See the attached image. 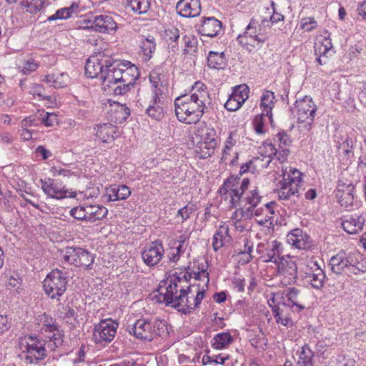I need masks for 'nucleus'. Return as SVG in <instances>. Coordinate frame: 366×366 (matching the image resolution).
<instances>
[{
  "instance_id": "obj_1",
  "label": "nucleus",
  "mask_w": 366,
  "mask_h": 366,
  "mask_svg": "<svg viewBox=\"0 0 366 366\" xmlns=\"http://www.w3.org/2000/svg\"><path fill=\"white\" fill-rule=\"evenodd\" d=\"M219 192L222 200H224L228 207H240L232 217L236 221L251 219L254 209L263 198L257 187L251 184L248 178H244L241 182L236 178H228Z\"/></svg>"
},
{
  "instance_id": "obj_2",
  "label": "nucleus",
  "mask_w": 366,
  "mask_h": 366,
  "mask_svg": "<svg viewBox=\"0 0 366 366\" xmlns=\"http://www.w3.org/2000/svg\"><path fill=\"white\" fill-rule=\"evenodd\" d=\"M211 104L209 92L201 81H196L190 94L178 97L174 100L177 119L187 124L198 122Z\"/></svg>"
},
{
  "instance_id": "obj_3",
  "label": "nucleus",
  "mask_w": 366,
  "mask_h": 366,
  "mask_svg": "<svg viewBox=\"0 0 366 366\" xmlns=\"http://www.w3.org/2000/svg\"><path fill=\"white\" fill-rule=\"evenodd\" d=\"M103 77L102 86L108 92L122 95L134 86L139 76L138 69L130 61L122 62L112 57Z\"/></svg>"
},
{
  "instance_id": "obj_4",
  "label": "nucleus",
  "mask_w": 366,
  "mask_h": 366,
  "mask_svg": "<svg viewBox=\"0 0 366 366\" xmlns=\"http://www.w3.org/2000/svg\"><path fill=\"white\" fill-rule=\"evenodd\" d=\"M187 279L186 273H174L169 279L161 285L157 290V294L154 296V300L157 302L164 303L166 305L177 308L180 306L184 295Z\"/></svg>"
},
{
  "instance_id": "obj_5",
  "label": "nucleus",
  "mask_w": 366,
  "mask_h": 366,
  "mask_svg": "<svg viewBox=\"0 0 366 366\" xmlns=\"http://www.w3.org/2000/svg\"><path fill=\"white\" fill-rule=\"evenodd\" d=\"M271 27L267 18L259 22L256 19H251L243 34H239L237 42L249 51L260 48L267 40V31Z\"/></svg>"
},
{
  "instance_id": "obj_6",
  "label": "nucleus",
  "mask_w": 366,
  "mask_h": 366,
  "mask_svg": "<svg viewBox=\"0 0 366 366\" xmlns=\"http://www.w3.org/2000/svg\"><path fill=\"white\" fill-rule=\"evenodd\" d=\"M192 141L195 146V152L199 158L206 159L214 154L218 144V137L215 129L204 123L198 125Z\"/></svg>"
},
{
  "instance_id": "obj_7",
  "label": "nucleus",
  "mask_w": 366,
  "mask_h": 366,
  "mask_svg": "<svg viewBox=\"0 0 366 366\" xmlns=\"http://www.w3.org/2000/svg\"><path fill=\"white\" fill-rule=\"evenodd\" d=\"M167 330L166 322L159 319H155L152 322L142 318L128 327L130 334L138 339L147 341H152L155 337L164 335Z\"/></svg>"
},
{
  "instance_id": "obj_8",
  "label": "nucleus",
  "mask_w": 366,
  "mask_h": 366,
  "mask_svg": "<svg viewBox=\"0 0 366 366\" xmlns=\"http://www.w3.org/2000/svg\"><path fill=\"white\" fill-rule=\"evenodd\" d=\"M282 180L279 182L278 197L287 200L300 195L302 173L297 169L288 167L282 169Z\"/></svg>"
},
{
  "instance_id": "obj_9",
  "label": "nucleus",
  "mask_w": 366,
  "mask_h": 366,
  "mask_svg": "<svg viewBox=\"0 0 366 366\" xmlns=\"http://www.w3.org/2000/svg\"><path fill=\"white\" fill-rule=\"evenodd\" d=\"M356 256H360V254H347L345 252L337 253L332 257L330 260L331 270L336 274L346 273L348 275L352 273L357 274L360 272H365L366 270L365 265L362 264L361 268H360L355 264L357 262Z\"/></svg>"
},
{
  "instance_id": "obj_10",
  "label": "nucleus",
  "mask_w": 366,
  "mask_h": 366,
  "mask_svg": "<svg viewBox=\"0 0 366 366\" xmlns=\"http://www.w3.org/2000/svg\"><path fill=\"white\" fill-rule=\"evenodd\" d=\"M67 277L58 269L49 273L43 282L45 293L51 299H59L66 290Z\"/></svg>"
},
{
  "instance_id": "obj_11",
  "label": "nucleus",
  "mask_w": 366,
  "mask_h": 366,
  "mask_svg": "<svg viewBox=\"0 0 366 366\" xmlns=\"http://www.w3.org/2000/svg\"><path fill=\"white\" fill-rule=\"evenodd\" d=\"M108 209L99 204H82L72 208L70 214L74 218L88 222H94L103 219L107 214Z\"/></svg>"
},
{
  "instance_id": "obj_12",
  "label": "nucleus",
  "mask_w": 366,
  "mask_h": 366,
  "mask_svg": "<svg viewBox=\"0 0 366 366\" xmlns=\"http://www.w3.org/2000/svg\"><path fill=\"white\" fill-rule=\"evenodd\" d=\"M61 253L64 261L84 269L91 268L94 261V255L81 247H66Z\"/></svg>"
},
{
  "instance_id": "obj_13",
  "label": "nucleus",
  "mask_w": 366,
  "mask_h": 366,
  "mask_svg": "<svg viewBox=\"0 0 366 366\" xmlns=\"http://www.w3.org/2000/svg\"><path fill=\"white\" fill-rule=\"evenodd\" d=\"M317 112V106L313 99L308 96L297 99L292 112L297 117L300 123H305L310 126L314 121Z\"/></svg>"
},
{
  "instance_id": "obj_14",
  "label": "nucleus",
  "mask_w": 366,
  "mask_h": 366,
  "mask_svg": "<svg viewBox=\"0 0 366 366\" xmlns=\"http://www.w3.org/2000/svg\"><path fill=\"white\" fill-rule=\"evenodd\" d=\"M303 272V280L305 283L316 289L322 287L326 276L315 258L306 259Z\"/></svg>"
},
{
  "instance_id": "obj_15",
  "label": "nucleus",
  "mask_w": 366,
  "mask_h": 366,
  "mask_svg": "<svg viewBox=\"0 0 366 366\" xmlns=\"http://www.w3.org/2000/svg\"><path fill=\"white\" fill-rule=\"evenodd\" d=\"M110 59L111 56L102 52L91 56L85 65V74L92 79L99 76L102 83L104 72L106 73V68L109 64Z\"/></svg>"
},
{
  "instance_id": "obj_16",
  "label": "nucleus",
  "mask_w": 366,
  "mask_h": 366,
  "mask_svg": "<svg viewBox=\"0 0 366 366\" xmlns=\"http://www.w3.org/2000/svg\"><path fill=\"white\" fill-rule=\"evenodd\" d=\"M119 325L112 319L101 320L95 325L93 332L97 343L105 345L111 342L116 334Z\"/></svg>"
},
{
  "instance_id": "obj_17",
  "label": "nucleus",
  "mask_w": 366,
  "mask_h": 366,
  "mask_svg": "<svg viewBox=\"0 0 366 366\" xmlns=\"http://www.w3.org/2000/svg\"><path fill=\"white\" fill-rule=\"evenodd\" d=\"M41 187L46 195L49 197L61 199L66 197H73L74 192L65 188L56 180L51 178L41 179Z\"/></svg>"
},
{
  "instance_id": "obj_18",
  "label": "nucleus",
  "mask_w": 366,
  "mask_h": 366,
  "mask_svg": "<svg viewBox=\"0 0 366 366\" xmlns=\"http://www.w3.org/2000/svg\"><path fill=\"white\" fill-rule=\"evenodd\" d=\"M183 300L179 307V310L184 313L190 312L192 310L197 308L204 297V290L202 287V290L197 292L193 291V288L187 285Z\"/></svg>"
},
{
  "instance_id": "obj_19",
  "label": "nucleus",
  "mask_w": 366,
  "mask_h": 366,
  "mask_svg": "<svg viewBox=\"0 0 366 366\" xmlns=\"http://www.w3.org/2000/svg\"><path fill=\"white\" fill-rule=\"evenodd\" d=\"M26 360L30 363L36 364L46 357V347L44 340L29 337L26 350Z\"/></svg>"
},
{
  "instance_id": "obj_20",
  "label": "nucleus",
  "mask_w": 366,
  "mask_h": 366,
  "mask_svg": "<svg viewBox=\"0 0 366 366\" xmlns=\"http://www.w3.org/2000/svg\"><path fill=\"white\" fill-rule=\"evenodd\" d=\"M277 273L282 285H289L293 284L297 277V264L292 259L282 258L278 264Z\"/></svg>"
},
{
  "instance_id": "obj_21",
  "label": "nucleus",
  "mask_w": 366,
  "mask_h": 366,
  "mask_svg": "<svg viewBox=\"0 0 366 366\" xmlns=\"http://www.w3.org/2000/svg\"><path fill=\"white\" fill-rule=\"evenodd\" d=\"M282 251V244L277 240L268 242L267 247L262 243L257 247V252L261 254L259 258L264 262L277 263Z\"/></svg>"
},
{
  "instance_id": "obj_22",
  "label": "nucleus",
  "mask_w": 366,
  "mask_h": 366,
  "mask_svg": "<svg viewBox=\"0 0 366 366\" xmlns=\"http://www.w3.org/2000/svg\"><path fill=\"white\" fill-rule=\"evenodd\" d=\"M164 249L162 242L155 241L144 247L142 251L144 262L149 267L157 265L162 259Z\"/></svg>"
},
{
  "instance_id": "obj_23",
  "label": "nucleus",
  "mask_w": 366,
  "mask_h": 366,
  "mask_svg": "<svg viewBox=\"0 0 366 366\" xmlns=\"http://www.w3.org/2000/svg\"><path fill=\"white\" fill-rule=\"evenodd\" d=\"M222 24L214 17H204L198 28V33L202 36L215 37L222 31Z\"/></svg>"
},
{
  "instance_id": "obj_24",
  "label": "nucleus",
  "mask_w": 366,
  "mask_h": 366,
  "mask_svg": "<svg viewBox=\"0 0 366 366\" xmlns=\"http://www.w3.org/2000/svg\"><path fill=\"white\" fill-rule=\"evenodd\" d=\"M165 107L164 95H152L146 109V113L149 117L160 121L164 117Z\"/></svg>"
},
{
  "instance_id": "obj_25",
  "label": "nucleus",
  "mask_w": 366,
  "mask_h": 366,
  "mask_svg": "<svg viewBox=\"0 0 366 366\" xmlns=\"http://www.w3.org/2000/svg\"><path fill=\"white\" fill-rule=\"evenodd\" d=\"M332 48V44L330 35L321 36L317 39L315 44V54L319 64L323 65L327 63L328 54L331 52Z\"/></svg>"
},
{
  "instance_id": "obj_26",
  "label": "nucleus",
  "mask_w": 366,
  "mask_h": 366,
  "mask_svg": "<svg viewBox=\"0 0 366 366\" xmlns=\"http://www.w3.org/2000/svg\"><path fill=\"white\" fill-rule=\"evenodd\" d=\"M355 187L351 183H344L340 181L337 186L336 197L343 207H348L353 204Z\"/></svg>"
},
{
  "instance_id": "obj_27",
  "label": "nucleus",
  "mask_w": 366,
  "mask_h": 366,
  "mask_svg": "<svg viewBox=\"0 0 366 366\" xmlns=\"http://www.w3.org/2000/svg\"><path fill=\"white\" fill-rule=\"evenodd\" d=\"M177 11L183 17H196L200 14L199 0H180L176 6Z\"/></svg>"
},
{
  "instance_id": "obj_28",
  "label": "nucleus",
  "mask_w": 366,
  "mask_h": 366,
  "mask_svg": "<svg viewBox=\"0 0 366 366\" xmlns=\"http://www.w3.org/2000/svg\"><path fill=\"white\" fill-rule=\"evenodd\" d=\"M149 79L152 95H164V90L167 89V80L163 69L155 68L150 72Z\"/></svg>"
},
{
  "instance_id": "obj_29",
  "label": "nucleus",
  "mask_w": 366,
  "mask_h": 366,
  "mask_svg": "<svg viewBox=\"0 0 366 366\" xmlns=\"http://www.w3.org/2000/svg\"><path fill=\"white\" fill-rule=\"evenodd\" d=\"M365 222L362 215L357 214L345 216L342 219V227L343 229L350 234H357L363 229Z\"/></svg>"
},
{
  "instance_id": "obj_30",
  "label": "nucleus",
  "mask_w": 366,
  "mask_h": 366,
  "mask_svg": "<svg viewBox=\"0 0 366 366\" xmlns=\"http://www.w3.org/2000/svg\"><path fill=\"white\" fill-rule=\"evenodd\" d=\"M310 236L299 228L290 231L287 235V242L299 249L309 248L310 247Z\"/></svg>"
},
{
  "instance_id": "obj_31",
  "label": "nucleus",
  "mask_w": 366,
  "mask_h": 366,
  "mask_svg": "<svg viewBox=\"0 0 366 366\" xmlns=\"http://www.w3.org/2000/svg\"><path fill=\"white\" fill-rule=\"evenodd\" d=\"M89 27L98 32L109 33L110 31L116 30L117 24L112 16L109 15H99L96 16L91 21Z\"/></svg>"
},
{
  "instance_id": "obj_32",
  "label": "nucleus",
  "mask_w": 366,
  "mask_h": 366,
  "mask_svg": "<svg viewBox=\"0 0 366 366\" xmlns=\"http://www.w3.org/2000/svg\"><path fill=\"white\" fill-rule=\"evenodd\" d=\"M274 202H270L264 204V207H256L253 211V217H256L257 222L260 225L267 222L272 224L273 215L274 214Z\"/></svg>"
},
{
  "instance_id": "obj_33",
  "label": "nucleus",
  "mask_w": 366,
  "mask_h": 366,
  "mask_svg": "<svg viewBox=\"0 0 366 366\" xmlns=\"http://www.w3.org/2000/svg\"><path fill=\"white\" fill-rule=\"evenodd\" d=\"M230 241L231 237L229 235V225L225 224L220 225L212 237V248L217 252L226 246Z\"/></svg>"
},
{
  "instance_id": "obj_34",
  "label": "nucleus",
  "mask_w": 366,
  "mask_h": 366,
  "mask_svg": "<svg viewBox=\"0 0 366 366\" xmlns=\"http://www.w3.org/2000/svg\"><path fill=\"white\" fill-rule=\"evenodd\" d=\"M290 310L295 312V310L284 303L281 306L272 307V312L277 324L289 327L292 325V320L290 315Z\"/></svg>"
},
{
  "instance_id": "obj_35",
  "label": "nucleus",
  "mask_w": 366,
  "mask_h": 366,
  "mask_svg": "<svg viewBox=\"0 0 366 366\" xmlns=\"http://www.w3.org/2000/svg\"><path fill=\"white\" fill-rule=\"evenodd\" d=\"M130 194L131 191L126 185L113 184L106 189V196L110 202L126 199Z\"/></svg>"
},
{
  "instance_id": "obj_36",
  "label": "nucleus",
  "mask_w": 366,
  "mask_h": 366,
  "mask_svg": "<svg viewBox=\"0 0 366 366\" xmlns=\"http://www.w3.org/2000/svg\"><path fill=\"white\" fill-rule=\"evenodd\" d=\"M285 295L287 300L292 302V307H295V311L299 312L305 308V295L295 287H289L285 290Z\"/></svg>"
},
{
  "instance_id": "obj_37",
  "label": "nucleus",
  "mask_w": 366,
  "mask_h": 366,
  "mask_svg": "<svg viewBox=\"0 0 366 366\" xmlns=\"http://www.w3.org/2000/svg\"><path fill=\"white\" fill-rule=\"evenodd\" d=\"M96 136L103 142H112L117 137V127L112 124H102L98 125Z\"/></svg>"
},
{
  "instance_id": "obj_38",
  "label": "nucleus",
  "mask_w": 366,
  "mask_h": 366,
  "mask_svg": "<svg viewBox=\"0 0 366 366\" xmlns=\"http://www.w3.org/2000/svg\"><path fill=\"white\" fill-rule=\"evenodd\" d=\"M41 80L54 88L66 87L69 83V76L66 73H54L41 76Z\"/></svg>"
},
{
  "instance_id": "obj_39",
  "label": "nucleus",
  "mask_w": 366,
  "mask_h": 366,
  "mask_svg": "<svg viewBox=\"0 0 366 366\" xmlns=\"http://www.w3.org/2000/svg\"><path fill=\"white\" fill-rule=\"evenodd\" d=\"M275 102L274 92L269 90H266L263 92L261 97L259 107L264 115L269 116V119H271V116H272V111L274 107Z\"/></svg>"
},
{
  "instance_id": "obj_40",
  "label": "nucleus",
  "mask_w": 366,
  "mask_h": 366,
  "mask_svg": "<svg viewBox=\"0 0 366 366\" xmlns=\"http://www.w3.org/2000/svg\"><path fill=\"white\" fill-rule=\"evenodd\" d=\"M207 65L214 69H224L227 66V59L223 52L209 51L207 56Z\"/></svg>"
},
{
  "instance_id": "obj_41",
  "label": "nucleus",
  "mask_w": 366,
  "mask_h": 366,
  "mask_svg": "<svg viewBox=\"0 0 366 366\" xmlns=\"http://www.w3.org/2000/svg\"><path fill=\"white\" fill-rule=\"evenodd\" d=\"M297 366H314L312 361L313 352L307 345L302 347L301 350L297 352Z\"/></svg>"
},
{
  "instance_id": "obj_42",
  "label": "nucleus",
  "mask_w": 366,
  "mask_h": 366,
  "mask_svg": "<svg viewBox=\"0 0 366 366\" xmlns=\"http://www.w3.org/2000/svg\"><path fill=\"white\" fill-rule=\"evenodd\" d=\"M269 115H264L263 113L257 115L253 120V127L257 134H264L267 131V124L270 122L272 124V116L269 119Z\"/></svg>"
},
{
  "instance_id": "obj_43",
  "label": "nucleus",
  "mask_w": 366,
  "mask_h": 366,
  "mask_svg": "<svg viewBox=\"0 0 366 366\" xmlns=\"http://www.w3.org/2000/svg\"><path fill=\"white\" fill-rule=\"evenodd\" d=\"M77 5L72 4L69 7H64L57 10L55 14L49 16L47 20L49 21H54L57 19H66L76 15L75 9H77Z\"/></svg>"
},
{
  "instance_id": "obj_44",
  "label": "nucleus",
  "mask_w": 366,
  "mask_h": 366,
  "mask_svg": "<svg viewBox=\"0 0 366 366\" xmlns=\"http://www.w3.org/2000/svg\"><path fill=\"white\" fill-rule=\"evenodd\" d=\"M43 317L45 319V326L46 327V331L49 330V332H52L53 335L50 337H48L53 342L56 343V345L61 346L63 343L62 335L61 332L57 330L55 326L53 324V320L51 318L48 321V317L45 315H43Z\"/></svg>"
},
{
  "instance_id": "obj_45",
  "label": "nucleus",
  "mask_w": 366,
  "mask_h": 366,
  "mask_svg": "<svg viewBox=\"0 0 366 366\" xmlns=\"http://www.w3.org/2000/svg\"><path fill=\"white\" fill-rule=\"evenodd\" d=\"M140 47L146 59H149L156 49L154 38L149 36L147 38H142L140 41Z\"/></svg>"
},
{
  "instance_id": "obj_46",
  "label": "nucleus",
  "mask_w": 366,
  "mask_h": 366,
  "mask_svg": "<svg viewBox=\"0 0 366 366\" xmlns=\"http://www.w3.org/2000/svg\"><path fill=\"white\" fill-rule=\"evenodd\" d=\"M232 342L230 334L227 332L219 333L216 335L212 341V347L217 350H221L227 347Z\"/></svg>"
},
{
  "instance_id": "obj_47",
  "label": "nucleus",
  "mask_w": 366,
  "mask_h": 366,
  "mask_svg": "<svg viewBox=\"0 0 366 366\" xmlns=\"http://www.w3.org/2000/svg\"><path fill=\"white\" fill-rule=\"evenodd\" d=\"M128 6L139 14L147 13L150 8L149 0H126Z\"/></svg>"
},
{
  "instance_id": "obj_48",
  "label": "nucleus",
  "mask_w": 366,
  "mask_h": 366,
  "mask_svg": "<svg viewBox=\"0 0 366 366\" xmlns=\"http://www.w3.org/2000/svg\"><path fill=\"white\" fill-rule=\"evenodd\" d=\"M28 92L34 98L38 97V100H51V97L46 94V89L41 84L32 83L29 86Z\"/></svg>"
},
{
  "instance_id": "obj_49",
  "label": "nucleus",
  "mask_w": 366,
  "mask_h": 366,
  "mask_svg": "<svg viewBox=\"0 0 366 366\" xmlns=\"http://www.w3.org/2000/svg\"><path fill=\"white\" fill-rule=\"evenodd\" d=\"M116 109L112 114V119L115 123H121L125 121L130 115V109L125 105L117 104Z\"/></svg>"
},
{
  "instance_id": "obj_50",
  "label": "nucleus",
  "mask_w": 366,
  "mask_h": 366,
  "mask_svg": "<svg viewBox=\"0 0 366 366\" xmlns=\"http://www.w3.org/2000/svg\"><path fill=\"white\" fill-rule=\"evenodd\" d=\"M249 89L247 85L241 84L234 89L231 95L242 105L249 97Z\"/></svg>"
},
{
  "instance_id": "obj_51",
  "label": "nucleus",
  "mask_w": 366,
  "mask_h": 366,
  "mask_svg": "<svg viewBox=\"0 0 366 366\" xmlns=\"http://www.w3.org/2000/svg\"><path fill=\"white\" fill-rule=\"evenodd\" d=\"M40 124H43L45 127H52L58 124V117L54 113H49L44 110L38 112Z\"/></svg>"
},
{
  "instance_id": "obj_52",
  "label": "nucleus",
  "mask_w": 366,
  "mask_h": 366,
  "mask_svg": "<svg viewBox=\"0 0 366 366\" xmlns=\"http://www.w3.org/2000/svg\"><path fill=\"white\" fill-rule=\"evenodd\" d=\"M258 154L264 156V157L270 159V161H272V157L277 155V149L270 142L267 140L258 148Z\"/></svg>"
},
{
  "instance_id": "obj_53",
  "label": "nucleus",
  "mask_w": 366,
  "mask_h": 366,
  "mask_svg": "<svg viewBox=\"0 0 366 366\" xmlns=\"http://www.w3.org/2000/svg\"><path fill=\"white\" fill-rule=\"evenodd\" d=\"M194 267H195V265ZM205 267L206 266L203 263H198L197 265V269H194V267H193V269L190 273V277H192L196 280H202L205 282V285L207 286L209 282V273Z\"/></svg>"
},
{
  "instance_id": "obj_54",
  "label": "nucleus",
  "mask_w": 366,
  "mask_h": 366,
  "mask_svg": "<svg viewBox=\"0 0 366 366\" xmlns=\"http://www.w3.org/2000/svg\"><path fill=\"white\" fill-rule=\"evenodd\" d=\"M237 136L238 135L237 132H230L224 143V148L223 149L222 159L224 160L228 159V156L230 155V152L232 151V148L236 145L237 142Z\"/></svg>"
},
{
  "instance_id": "obj_55",
  "label": "nucleus",
  "mask_w": 366,
  "mask_h": 366,
  "mask_svg": "<svg viewBox=\"0 0 366 366\" xmlns=\"http://www.w3.org/2000/svg\"><path fill=\"white\" fill-rule=\"evenodd\" d=\"M45 2L44 0H24V4L26 8V11L31 14H36L40 11L43 8Z\"/></svg>"
},
{
  "instance_id": "obj_56",
  "label": "nucleus",
  "mask_w": 366,
  "mask_h": 366,
  "mask_svg": "<svg viewBox=\"0 0 366 366\" xmlns=\"http://www.w3.org/2000/svg\"><path fill=\"white\" fill-rule=\"evenodd\" d=\"M185 250L186 248L182 247L181 244L178 246L173 244L168 254L169 261L177 262L180 259V257L185 252Z\"/></svg>"
},
{
  "instance_id": "obj_57",
  "label": "nucleus",
  "mask_w": 366,
  "mask_h": 366,
  "mask_svg": "<svg viewBox=\"0 0 366 366\" xmlns=\"http://www.w3.org/2000/svg\"><path fill=\"white\" fill-rule=\"evenodd\" d=\"M300 26L304 31L308 32L317 27V22L314 17H303L300 19Z\"/></svg>"
},
{
  "instance_id": "obj_58",
  "label": "nucleus",
  "mask_w": 366,
  "mask_h": 366,
  "mask_svg": "<svg viewBox=\"0 0 366 366\" xmlns=\"http://www.w3.org/2000/svg\"><path fill=\"white\" fill-rule=\"evenodd\" d=\"M39 66V63L33 59H29L23 62L21 71L24 74L28 75L36 71Z\"/></svg>"
},
{
  "instance_id": "obj_59",
  "label": "nucleus",
  "mask_w": 366,
  "mask_h": 366,
  "mask_svg": "<svg viewBox=\"0 0 366 366\" xmlns=\"http://www.w3.org/2000/svg\"><path fill=\"white\" fill-rule=\"evenodd\" d=\"M272 161L270 159L264 157V156H257L251 160V164H253L254 169L267 168Z\"/></svg>"
},
{
  "instance_id": "obj_60",
  "label": "nucleus",
  "mask_w": 366,
  "mask_h": 366,
  "mask_svg": "<svg viewBox=\"0 0 366 366\" xmlns=\"http://www.w3.org/2000/svg\"><path fill=\"white\" fill-rule=\"evenodd\" d=\"M183 42L185 47L188 49H185L187 53L190 51H194L197 45V39L194 36L192 35L184 36L183 38Z\"/></svg>"
},
{
  "instance_id": "obj_61",
  "label": "nucleus",
  "mask_w": 366,
  "mask_h": 366,
  "mask_svg": "<svg viewBox=\"0 0 366 366\" xmlns=\"http://www.w3.org/2000/svg\"><path fill=\"white\" fill-rule=\"evenodd\" d=\"M39 124H40V121L38 113L34 116H29L25 118L21 122V127H36Z\"/></svg>"
},
{
  "instance_id": "obj_62",
  "label": "nucleus",
  "mask_w": 366,
  "mask_h": 366,
  "mask_svg": "<svg viewBox=\"0 0 366 366\" xmlns=\"http://www.w3.org/2000/svg\"><path fill=\"white\" fill-rule=\"evenodd\" d=\"M6 286L11 290H15L17 294H20L22 289L21 288V281L14 277H10L7 281Z\"/></svg>"
},
{
  "instance_id": "obj_63",
  "label": "nucleus",
  "mask_w": 366,
  "mask_h": 366,
  "mask_svg": "<svg viewBox=\"0 0 366 366\" xmlns=\"http://www.w3.org/2000/svg\"><path fill=\"white\" fill-rule=\"evenodd\" d=\"M270 5L273 11V14L271 15L269 19H268L269 24L270 25L269 22H271V24H275L278 23L279 21H283L285 19V16L282 14L276 11L275 3L273 1H271Z\"/></svg>"
},
{
  "instance_id": "obj_64",
  "label": "nucleus",
  "mask_w": 366,
  "mask_h": 366,
  "mask_svg": "<svg viewBox=\"0 0 366 366\" xmlns=\"http://www.w3.org/2000/svg\"><path fill=\"white\" fill-rule=\"evenodd\" d=\"M241 106L242 104H239V102L236 101V99L234 97H232V95H230V97L224 104L225 109L230 112L237 111L241 107Z\"/></svg>"
}]
</instances>
